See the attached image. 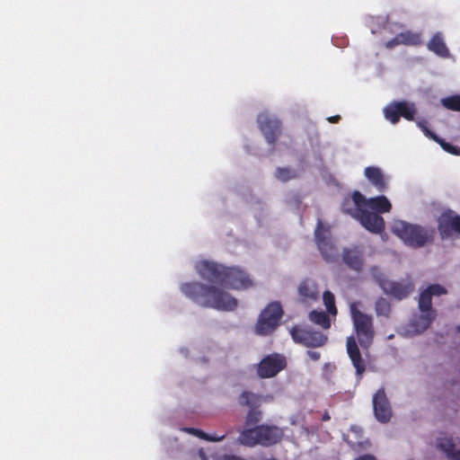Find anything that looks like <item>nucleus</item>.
Returning <instances> with one entry per match:
<instances>
[{
  "mask_svg": "<svg viewBox=\"0 0 460 460\" xmlns=\"http://www.w3.org/2000/svg\"><path fill=\"white\" fill-rule=\"evenodd\" d=\"M181 293L191 301L202 307L219 311H234L238 305L236 298L213 285L192 281L182 283Z\"/></svg>",
  "mask_w": 460,
  "mask_h": 460,
  "instance_id": "1",
  "label": "nucleus"
},
{
  "mask_svg": "<svg viewBox=\"0 0 460 460\" xmlns=\"http://www.w3.org/2000/svg\"><path fill=\"white\" fill-rule=\"evenodd\" d=\"M195 269L201 279L222 288L241 290L253 285L249 275L236 267H226L215 261H201L196 264Z\"/></svg>",
  "mask_w": 460,
  "mask_h": 460,
  "instance_id": "2",
  "label": "nucleus"
},
{
  "mask_svg": "<svg viewBox=\"0 0 460 460\" xmlns=\"http://www.w3.org/2000/svg\"><path fill=\"white\" fill-rule=\"evenodd\" d=\"M393 233L397 235L405 245L419 249L434 243L437 234L432 226H423L411 224L403 220L395 221L393 225Z\"/></svg>",
  "mask_w": 460,
  "mask_h": 460,
  "instance_id": "3",
  "label": "nucleus"
},
{
  "mask_svg": "<svg viewBox=\"0 0 460 460\" xmlns=\"http://www.w3.org/2000/svg\"><path fill=\"white\" fill-rule=\"evenodd\" d=\"M282 437L283 432L279 428L262 424L243 429L239 436V442L246 447H270L279 443Z\"/></svg>",
  "mask_w": 460,
  "mask_h": 460,
  "instance_id": "4",
  "label": "nucleus"
},
{
  "mask_svg": "<svg viewBox=\"0 0 460 460\" xmlns=\"http://www.w3.org/2000/svg\"><path fill=\"white\" fill-rule=\"evenodd\" d=\"M283 309L279 302L270 303L260 314L254 326L255 333L261 336L272 334L283 315Z\"/></svg>",
  "mask_w": 460,
  "mask_h": 460,
  "instance_id": "5",
  "label": "nucleus"
},
{
  "mask_svg": "<svg viewBox=\"0 0 460 460\" xmlns=\"http://www.w3.org/2000/svg\"><path fill=\"white\" fill-rule=\"evenodd\" d=\"M283 309L279 302L270 303L260 314L254 326L255 333L261 336L272 334L283 315Z\"/></svg>",
  "mask_w": 460,
  "mask_h": 460,
  "instance_id": "6",
  "label": "nucleus"
},
{
  "mask_svg": "<svg viewBox=\"0 0 460 460\" xmlns=\"http://www.w3.org/2000/svg\"><path fill=\"white\" fill-rule=\"evenodd\" d=\"M289 332L296 343L308 348L322 347L327 341L326 335L308 326L295 325Z\"/></svg>",
  "mask_w": 460,
  "mask_h": 460,
  "instance_id": "7",
  "label": "nucleus"
},
{
  "mask_svg": "<svg viewBox=\"0 0 460 460\" xmlns=\"http://www.w3.org/2000/svg\"><path fill=\"white\" fill-rule=\"evenodd\" d=\"M351 314L358 341L363 348H367L372 343L375 334L372 317L355 307L351 308Z\"/></svg>",
  "mask_w": 460,
  "mask_h": 460,
  "instance_id": "8",
  "label": "nucleus"
},
{
  "mask_svg": "<svg viewBox=\"0 0 460 460\" xmlns=\"http://www.w3.org/2000/svg\"><path fill=\"white\" fill-rule=\"evenodd\" d=\"M416 112L415 104L406 101L392 102L384 109L385 118L392 124L398 123L401 117L406 120H414Z\"/></svg>",
  "mask_w": 460,
  "mask_h": 460,
  "instance_id": "9",
  "label": "nucleus"
},
{
  "mask_svg": "<svg viewBox=\"0 0 460 460\" xmlns=\"http://www.w3.org/2000/svg\"><path fill=\"white\" fill-rule=\"evenodd\" d=\"M260 130L268 144L274 146L282 133V123L275 116L261 112L257 117Z\"/></svg>",
  "mask_w": 460,
  "mask_h": 460,
  "instance_id": "10",
  "label": "nucleus"
},
{
  "mask_svg": "<svg viewBox=\"0 0 460 460\" xmlns=\"http://www.w3.org/2000/svg\"><path fill=\"white\" fill-rule=\"evenodd\" d=\"M438 231L442 240L460 235V216L452 209L444 210L437 219Z\"/></svg>",
  "mask_w": 460,
  "mask_h": 460,
  "instance_id": "11",
  "label": "nucleus"
},
{
  "mask_svg": "<svg viewBox=\"0 0 460 460\" xmlns=\"http://www.w3.org/2000/svg\"><path fill=\"white\" fill-rule=\"evenodd\" d=\"M286 367V358L279 353H272L263 358L257 365V375L261 378L274 377Z\"/></svg>",
  "mask_w": 460,
  "mask_h": 460,
  "instance_id": "12",
  "label": "nucleus"
},
{
  "mask_svg": "<svg viewBox=\"0 0 460 460\" xmlns=\"http://www.w3.org/2000/svg\"><path fill=\"white\" fill-rule=\"evenodd\" d=\"M327 234H329V230L324 228L322 221L319 219L314 231L315 242L323 258L326 261L332 262L338 258V252Z\"/></svg>",
  "mask_w": 460,
  "mask_h": 460,
  "instance_id": "13",
  "label": "nucleus"
},
{
  "mask_svg": "<svg viewBox=\"0 0 460 460\" xmlns=\"http://www.w3.org/2000/svg\"><path fill=\"white\" fill-rule=\"evenodd\" d=\"M431 305L432 296L426 289L421 291L419 298V308L421 314L418 320L420 322L421 332L428 329L436 318V311L432 309Z\"/></svg>",
  "mask_w": 460,
  "mask_h": 460,
  "instance_id": "14",
  "label": "nucleus"
},
{
  "mask_svg": "<svg viewBox=\"0 0 460 460\" xmlns=\"http://www.w3.org/2000/svg\"><path fill=\"white\" fill-rule=\"evenodd\" d=\"M374 411L381 422H387L392 416V410L384 388L377 390L373 397Z\"/></svg>",
  "mask_w": 460,
  "mask_h": 460,
  "instance_id": "15",
  "label": "nucleus"
},
{
  "mask_svg": "<svg viewBox=\"0 0 460 460\" xmlns=\"http://www.w3.org/2000/svg\"><path fill=\"white\" fill-rule=\"evenodd\" d=\"M365 196L358 190L352 192L350 197L344 198L341 203V211L357 219L365 210Z\"/></svg>",
  "mask_w": 460,
  "mask_h": 460,
  "instance_id": "16",
  "label": "nucleus"
},
{
  "mask_svg": "<svg viewBox=\"0 0 460 460\" xmlns=\"http://www.w3.org/2000/svg\"><path fill=\"white\" fill-rule=\"evenodd\" d=\"M357 220L371 233L381 234L385 230L383 217L367 209H365Z\"/></svg>",
  "mask_w": 460,
  "mask_h": 460,
  "instance_id": "17",
  "label": "nucleus"
},
{
  "mask_svg": "<svg viewBox=\"0 0 460 460\" xmlns=\"http://www.w3.org/2000/svg\"><path fill=\"white\" fill-rule=\"evenodd\" d=\"M414 289L412 282H399V281H389L384 292L387 295H391L396 299L402 300L406 298Z\"/></svg>",
  "mask_w": 460,
  "mask_h": 460,
  "instance_id": "18",
  "label": "nucleus"
},
{
  "mask_svg": "<svg viewBox=\"0 0 460 460\" xmlns=\"http://www.w3.org/2000/svg\"><path fill=\"white\" fill-rule=\"evenodd\" d=\"M347 352L352 362L353 367L356 369V373L358 376H361L366 370V365L361 358V354L356 340L350 336L347 339Z\"/></svg>",
  "mask_w": 460,
  "mask_h": 460,
  "instance_id": "19",
  "label": "nucleus"
},
{
  "mask_svg": "<svg viewBox=\"0 0 460 460\" xmlns=\"http://www.w3.org/2000/svg\"><path fill=\"white\" fill-rule=\"evenodd\" d=\"M365 209L372 210L376 214L388 213L392 209V205L385 196H378L375 198H365Z\"/></svg>",
  "mask_w": 460,
  "mask_h": 460,
  "instance_id": "20",
  "label": "nucleus"
},
{
  "mask_svg": "<svg viewBox=\"0 0 460 460\" xmlns=\"http://www.w3.org/2000/svg\"><path fill=\"white\" fill-rule=\"evenodd\" d=\"M365 176L380 192L387 188V182L382 170L379 167L368 166L365 169Z\"/></svg>",
  "mask_w": 460,
  "mask_h": 460,
  "instance_id": "21",
  "label": "nucleus"
},
{
  "mask_svg": "<svg viewBox=\"0 0 460 460\" xmlns=\"http://www.w3.org/2000/svg\"><path fill=\"white\" fill-rule=\"evenodd\" d=\"M298 295L303 303L316 301L319 297L316 284L308 279L303 280L298 287Z\"/></svg>",
  "mask_w": 460,
  "mask_h": 460,
  "instance_id": "22",
  "label": "nucleus"
},
{
  "mask_svg": "<svg viewBox=\"0 0 460 460\" xmlns=\"http://www.w3.org/2000/svg\"><path fill=\"white\" fill-rule=\"evenodd\" d=\"M428 49L441 58H447L449 50L439 32L435 33L428 43Z\"/></svg>",
  "mask_w": 460,
  "mask_h": 460,
  "instance_id": "23",
  "label": "nucleus"
},
{
  "mask_svg": "<svg viewBox=\"0 0 460 460\" xmlns=\"http://www.w3.org/2000/svg\"><path fill=\"white\" fill-rule=\"evenodd\" d=\"M343 261L349 268L359 271L363 267V260L360 253L354 250L344 249L342 252Z\"/></svg>",
  "mask_w": 460,
  "mask_h": 460,
  "instance_id": "24",
  "label": "nucleus"
},
{
  "mask_svg": "<svg viewBox=\"0 0 460 460\" xmlns=\"http://www.w3.org/2000/svg\"><path fill=\"white\" fill-rule=\"evenodd\" d=\"M438 447L446 453L448 459L460 460V450H456L451 438H439Z\"/></svg>",
  "mask_w": 460,
  "mask_h": 460,
  "instance_id": "25",
  "label": "nucleus"
},
{
  "mask_svg": "<svg viewBox=\"0 0 460 460\" xmlns=\"http://www.w3.org/2000/svg\"><path fill=\"white\" fill-rule=\"evenodd\" d=\"M402 45L420 46L422 44L421 33L412 31H404L400 33Z\"/></svg>",
  "mask_w": 460,
  "mask_h": 460,
  "instance_id": "26",
  "label": "nucleus"
},
{
  "mask_svg": "<svg viewBox=\"0 0 460 460\" xmlns=\"http://www.w3.org/2000/svg\"><path fill=\"white\" fill-rule=\"evenodd\" d=\"M261 396L249 391H243L238 397V403L241 406H247L254 409L260 402Z\"/></svg>",
  "mask_w": 460,
  "mask_h": 460,
  "instance_id": "27",
  "label": "nucleus"
},
{
  "mask_svg": "<svg viewBox=\"0 0 460 460\" xmlns=\"http://www.w3.org/2000/svg\"><path fill=\"white\" fill-rule=\"evenodd\" d=\"M309 320L323 329H329L331 327L330 317L323 311L313 310L309 314Z\"/></svg>",
  "mask_w": 460,
  "mask_h": 460,
  "instance_id": "28",
  "label": "nucleus"
},
{
  "mask_svg": "<svg viewBox=\"0 0 460 460\" xmlns=\"http://www.w3.org/2000/svg\"><path fill=\"white\" fill-rule=\"evenodd\" d=\"M275 177L279 181L286 182L290 180L296 179L297 177V173L295 170L289 167H278L276 169Z\"/></svg>",
  "mask_w": 460,
  "mask_h": 460,
  "instance_id": "29",
  "label": "nucleus"
},
{
  "mask_svg": "<svg viewBox=\"0 0 460 460\" xmlns=\"http://www.w3.org/2000/svg\"><path fill=\"white\" fill-rule=\"evenodd\" d=\"M376 313L377 315L389 316L391 312L390 303L384 297H379L376 302Z\"/></svg>",
  "mask_w": 460,
  "mask_h": 460,
  "instance_id": "30",
  "label": "nucleus"
},
{
  "mask_svg": "<svg viewBox=\"0 0 460 460\" xmlns=\"http://www.w3.org/2000/svg\"><path fill=\"white\" fill-rule=\"evenodd\" d=\"M324 305L330 314L336 315L337 308L335 305V298L331 291H324L323 295Z\"/></svg>",
  "mask_w": 460,
  "mask_h": 460,
  "instance_id": "31",
  "label": "nucleus"
},
{
  "mask_svg": "<svg viewBox=\"0 0 460 460\" xmlns=\"http://www.w3.org/2000/svg\"><path fill=\"white\" fill-rule=\"evenodd\" d=\"M371 276L376 280V282L380 286V288L384 290V288L386 287L390 280L387 279L386 276L381 271V270L374 266L370 270Z\"/></svg>",
  "mask_w": 460,
  "mask_h": 460,
  "instance_id": "32",
  "label": "nucleus"
},
{
  "mask_svg": "<svg viewBox=\"0 0 460 460\" xmlns=\"http://www.w3.org/2000/svg\"><path fill=\"white\" fill-rule=\"evenodd\" d=\"M442 104L450 111H460V95L444 98L442 99Z\"/></svg>",
  "mask_w": 460,
  "mask_h": 460,
  "instance_id": "33",
  "label": "nucleus"
},
{
  "mask_svg": "<svg viewBox=\"0 0 460 460\" xmlns=\"http://www.w3.org/2000/svg\"><path fill=\"white\" fill-rule=\"evenodd\" d=\"M428 125H429V123L425 119H420V120L417 121V126L421 129V131L424 133V135L427 137H429L434 141H438V136L437 134H435L434 132H432L429 128Z\"/></svg>",
  "mask_w": 460,
  "mask_h": 460,
  "instance_id": "34",
  "label": "nucleus"
},
{
  "mask_svg": "<svg viewBox=\"0 0 460 460\" xmlns=\"http://www.w3.org/2000/svg\"><path fill=\"white\" fill-rule=\"evenodd\" d=\"M261 412L258 410L250 409L246 415L245 423L248 426L257 424L261 420Z\"/></svg>",
  "mask_w": 460,
  "mask_h": 460,
  "instance_id": "35",
  "label": "nucleus"
},
{
  "mask_svg": "<svg viewBox=\"0 0 460 460\" xmlns=\"http://www.w3.org/2000/svg\"><path fill=\"white\" fill-rule=\"evenodd\" d=\"M436 143L439 144L440 146L447 153L452 155H460V149L456 146H452L451 144L446 142L443 138L438 137V141Z\"/></svg>",
  "mask_w": 460,
  "mask_h": 460,
  "instance_id": "36",
  "label": "nucleus"
},
{
  "mask_svg": "<svg viewBox=\"0 0 460 460\" xmlns=\"http://www.w3.org/2000/svg\"><path fill=\"white\" fill-rule=\"evenodd\" d=\"M427 292H429L430 294V296H441V295H444V294H447V289L442 287L441 285L439 284H432V285H429L427 288H426Z\"/></svg>",
  "mask_w": 460,
  "mask_h": 460,
  "instance_id": "37",
  "label": "nucleus"
},
{
  "mask_svg": "<svg viewBox=\"0 0 460 460\" xmlns=\"http://www.w3.org/2000/svg\"><path fill=\"white\" fill-rule=\"evenodd\" d=\"M399 45H402L400 33H398L395 37L387 40L385 43V48L388 49H394V47L399 46Z\"/></svg>",
  "mask_w": 460,
  "mask_h": 460,
  "instance_id": "38",
  "label": "nucleus"
},
{
  "mask_svg": "<svg viewBox=\"0 0 460 460\" xmlns=\"http://www.w3.org/2000/svg\"><path fill=\"white\" fill-rule=\"evenodd\" d=\"M187 431L190 433V434H192L201 439H205V437H207V433L204 432L203 430L201 429H195V428H189L187 429Z\"/></svg>",
  "mask_w": 460,
  "mask_h": 460,
  "instance_id": "39",
  "label": "nucleus"
},
{
  "mask_svg": "<svg viewBox=\"0 0 460 460\" xmlns=\"http://www.w3.org/2000/svg\"><path fill=\"white\" fill-rule=\"evenodd\" d=\"M226 434L221 436H213L207 433V437H205L204 440L210 441V442H219L222 441L226 438Z\"/></svg>",
  "mask_w": 460,
  "mask_h": 460,
  "instance_id": "40",
  "label": "nucleus"
},
{
  "mask_svg": "<svg viewBox=\"0 0 460 460\" xmlns=\"http://www.w3.org/2000/svg\"><path fill=\"white\" fill-rule=\"evenodd\" d=\"M307 355L309 356V358L312 359V360H318L321 357V354L320 352L318 351H314V350H308L307 351Z\"/></svg>",
  "mask_w": 460,
  "mask_h": 460,
  "instance_id": "41",
  "label": "nucleus"
},
{
  "mask_svg": "<svg viewBox=\"0 0 460 460\" xmlns=\"http://www.w3.org/2000/svg\"><path fill=\"white\" fill-rule=\"evenodd\" d=\"M224 460H247V459L243 458L241 456H234V455H226L224 456Z\"/></svg>",
  "mask_w": 460,
  "mask_h": 460,
  "instance_id": "42",
  "label": "nucleus"
},
{
  "mask_svg": "<svg viewBox=\"0 0 460 460\" xmlns=\"http://www.w3.org/2000/svg\"><path fill=\"white\" fill-rule=\"evenodd\" d=\"M341 119L340 115H335L328 118V121L331 123H338Z\"/></svg>",
  "mask_w": 460,
  "mask_h": 460,
  "instance_id": "43",
  "label": "nucleus"
},
{
  "mask_svg": "<svg viewBox=\"0 0 460 460\" xmlns=\"http://www.w3.org/2000/svg\"><path fill=\"white\" fill-rule=\"evenodd\" d=\"M329 419H330V417H329L328 415H324V416H323V420H329Z\"/></svg>",
  "mask_w": 460,
  "mask_h": 460,
  "instance_id": "44",
  "label": "nucleus"
},
{
  "mask_svg": "<svg viewBox=\"0 0 460 460\" xmlns=\"http://www.w3.org/2000/svg\"><path fill=\"white\" fill-rule=\"evenodd\" d=\"M265 460H277V459H275V458H267Z\"/></svg>",
  "mask_w": 460,
  "mask_h": 460,
  "instance_id": "45",
  "label": "nucleus"
},
{
  "mask_svg": "<svg viewBox=\"0 0 460 460\" xmlns=\"http://www.w3.org/2000/svg\"><path fill=\"white\" fill-rule=\"evenodd\" d=\"M457 332L460 333V326L457 327Z\"/></svg>",
  "mask_w": 460,
  "mask_h": 460,
  "instance_id": "46",
  "label": "nucleus"
}]
</instances>
